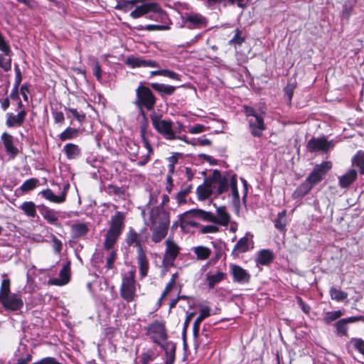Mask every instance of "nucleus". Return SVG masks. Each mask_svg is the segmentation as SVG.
Segmentation results:
<instances>
[{
    "label": "nucleus",
    "instance_id": "nucleus-14",
    "mask_svg": "<svg viewBox=\"0 0 364 364\" xmlns=\"http://www.w3.org/2000/svg\"><path fill=\"white\" fill-rule=\"evenodd\" d=\"M124 63L131 68H160L159 64L155 60L136 57L133 55H128L124 60Z\"/></svg>",
    "mask_w": 364,
    "mask_h": 364
},
{
    "label": "nucleus",
    "instance_id": "nucleus-19",
    "mask_svg": "<svg viewBox=\"0 0 364 364\" xmlns=\"http://www.w3.org/2000/svg\"><path fill=\"white\" fill-rule=\"evenodd\" d=\"M231 274L235 282L245 284L249 283L251 275L242 267L237 264L230 265Z\"/></svg>",
    "mask_w": 364,
    "mask_h": 364
},
{
    "label": "nucleus",
    "instance_id": "nucleus-27",
    "mask_svg": "<svg viewBox=\"0 0 364 364\" xmlns=\"http://www.w3.org/2000/svg\"><path fill=\"white\" fill-rule=\"evenodd\" d=\"M84 132V128L66 127L58 136L60 141H65L77 138Z\"/></svg>",
    "mask_w": 364,
    "mask_h": 364
},
{
    "label": "nucleus",
    "instance_id": "nucleus-8",
    "mask_svg": "<svg viewBox=\"0 0 364 364\" xmlns=\"http://www.w3.org/2000/svg\"><path fill=\"white\" fill-rule=\"evenodd\" d=\"M150 119L154 129L166 140L176 139L173 129V122L171 119H164L162 114L155 112L150 114Z\"/></svg>",
    "mask_w": 364,
    "mask_h": 364
},
{
    "label": "nucleus",
    "instance_id": "nucleus-12",
    "mask_svg": "<svg viewBox=\"0 0 364 364\" xmlns=\"http://www.w3.org/2000/svg\"><path fill=\"white\" fill-rule=\"evenodd\" d=\"M140 4V5L134 6V9L131 11L130 16L132 18H139L149 13L159 14L162 11L161 7L158 3L145 2L144 1Z\"/></svg>",
    "mask_w": 364,
    "mask_h": 364
},
{
    "label": "nucleus",
    "instance_id": "nucleus-5",
    "mask_svg": "<svg viewBox=\"0 0 364 364\" xmlns=\"http://www.w3.org/2000/svg\"><path fill=\"white\" fill-rule=\"evenodd\" d=\"M139 286L136 279V269L132 267L130 270L122 274V283L119 287L121 298L131 303L137 297L136 286Z\"/></svg>",
    "mask_w": 364,
    "mask_h": 364
},
{
    "label": "nucleus",
    "instance_id": "nucleus-24",
    "mask_svg": "<svg viewBox=\"0 0 364 364\" xmlns=\"http://www.w3.org/2000/svg\"><path fill=\"white\" fill-rule=\"evenodd\" d=\"M217 215H214L213 223L222 226H228L230 221V215L226 210V207L223 205L216 208Z\"/></svg>",
    "mask_w": 364,
    "mask_h": 364
},
{
    "label": "nucleus",
    "instance_id": "nucleus-48",
    "mask_svg": "<svg viewBox=\"0 0 364 364\" xmlns=\"http://www.w3.org/2000/svg\"><path fill=\"white\" fill-rule=\"evenodd\" d=\"M165 350L166 355V359L165 364H173L176 359V345L171 343V348L170 350L168 348V345L164 344V348H161Z\"/></svg>",
    "mask_w": 364,
    "mask_h": 364
},
{
    "label": "nucleus",
    "instance_id": "nucleus-42",
    "mask_svg": "<svg viewBox=\"0 0 364 364\" xmlns=\"http://www.w3.org/2000/svg\"><path fill=\"white\" fill-rule=\"evenodd\" d=\"M107 193L109 196L114 195L124 198L126 189L123 186L119 187L112 183L108 184L106 189Z\"/></svg>",
    "mask_w": 364,
    "mask_h": 364
},
{
    "label": "nucleus",
    "instance_id": "nucleus-9",
    "mask_svg": "<svg viewBox=\"0 0 364 364\" xmlns=\"http://www.w3.org/2000/svg\"><path fill=\"white\" fill-rule=\"evenodd\" d=\"M146 231L147 228H144L140 232H137L134 228L130 227L125 236V243L129 247H136V252L144 250L143 246L149 237V234Z\"/></svg>",
    "mask_w": 364,
    "mask_h": 364
},
{
    "label": "nucleus",
    "instance_id": "nucleus-61",
    "mask_svg": "<svg viewBox=\"0 0 364 364\" xmlns=\"http://www.w3.org/2000/svg\"><path fill=\"white\" fill-rule=\"evenodd\" d=\"M51 238L55 252L60 255L63 249L62 242L54 235H52Z\"/></svg>",
    "mask_w": 364,
    "mask_h": 364
},
{
    "label": "nucleus",
    "instance_id": "nucleus-13",
    "mask_svg": "<svg viewBox=\"0 0 364 364\" xmlns=\"http://www.w3.org/2000/svg\"><path fill=\"white\" fill-rule=\"evenodd\" d=\"M148 122L141 124L140 127V136L143 142L144 146L147 149V154L141 157V159L137 162L139 166H145L151 159V156L154 154V149L147 139V135H151V132H147Z\"/></svg>",
    "mask_w": 364,
    "mask_h": 364
},
{
    "label": "nucleus",
    "instance_id": "nucleus-36",
    "mask_svg": "<svg viewBox=\"0 0 364 364\" xmlns=\"http://www.w3.org/2000/svg\"><path fill=\"white\" fill-rule=\"evenodd\" d=\"M190 214L193 215L196 218L201 220L204 222L212 223L214 220V214L209 211H205L202 209L195 208L189 210Z\"/></svg>",
    "mask_w": 364,
    "mask_h": 364
},
{
    "label": "nucleus",
    "instance_id": "nucleus-62",
    "mask_svg": "<svg viewBox=\"0 0 364 364\" xmlns=\"http://www.w3.org/2000/svg\"><path fill=\"white\" fill-rule=\"evenodd\" d=\"M93 75L95 76L96 79L98 81L102 80V68L97 60H95L94 63L93 68H92Z\"/></svg>",
    "mask_w": 364,
    "mask_h": 364
},
{
    "label": "nucleus",
    "instance_id": "nucleus-57",
    "mask_svg": "<svg viewBox=\"0 0 364 364\" xmlns=\"http://www.w3.org/2000/svg\"><path fill=\"white\" fill-rule=\"evenodd\" d=\"M0 50L5 55H11L12 53L8 42L1 33H0Z\"/></svg>",
    "mask_w": 364,
    "mask_h": 364
},
{
    "label": "nucleus",
    "instance_id": "nucleus-10",
    "mask_svg": "<svg viewBox=\"0 0 364 364\" xmlns=\"http://www.w3.org/2000/svg\"><path fill=\"white\" fill-rule=\"evenodd\" d=\"M332 168V163L330 161H322L316 164L307 178L305 179L313 187L321 182L328 172Z\"/></svg>",
    "mask_w": 364,
    "mask_h": 364
},
{
    "label": "nucleus",
    "instance_id": "nucleus-20",
    "mask_svg": "<svg viewBox=\"0 0 364 364\" xmlns=\"http://www.w3.org/2000/svg\"><path fill=\"white\" fill-rule=\"evenodd\" d=\"M149 85L154 91L159 94L161 99L173 95L177 88L173 85L159 82H151Z\"/></svg>",
    "mask_w": 364,
    "mask_h": 364
},
{
    "label": "nucleus",
    "instance_id": "nucleus-3",
    "mask_svg": "<svg viewBox=\"0 0 364 364\" xmlns=\"http://www.w3.org/2000/svg\"><path fill=\"white\" fill-rule=\"evenodd\" d=\"M153 91L144 82H140L135 90L136 97L133 104L139 109L144 122H148L146 111H154L156 105L157 97Z\"/></svg>",
    "mask_w": 364,
    "mask_h": 364
},
{
    "label": "nucleus",
    "instance_id": "nucleus-30",
    "mask_svg": "<svg viewBox=\"0 0 364 364\" xmlns=\"http://www.w3.org/2000/svg\"><path fill=\"white\" fill-rule=\"evenodd\" d=\"M274 259V255L272 250L263 249L259 252L256 262L257 264L268 266L273 262Z\"/></svg>",
    "mask_w": 364,
    "mask_h": 364
},
{
    "label": "nucleus",
    "instance_id": "nucleus-35",
    "mask_svg": "<svg viewBox=\"0 0 364 364\" xmlns=\"http://www.w3.org/2000/svg\"><path fill=\"white\" fill-rule=\"evenodd\" d=\"M313 188L314 187L305 180L293 192L292 198L294 199L303 198L310 193Z\"/></svg>",
    "mask_w": 364,
    "mask_h": 364
},
{
    "label": "nucleus",
    "instance_id": "nucleus-47",
    "mask_svg": "<svg viewBox=\"0 0 364 364\" xmlns=\"http://www.w3.org/2000/svg\"><path fill=\"white\" fill-rule=\"evenodd\" d=\"M343 315V313L341 310L333 311H328L325 314L324 317L323 318V321L329 325L333 321L337 320L341 318Z\"/></svg>",
    "mask_w": 364,
    "mask_h": 364
},
{
    "label": "nucleus",
    "instance_id": "nucleus-44",
    "mask_svg": "<svg viewBox=\"0 0 364 364\" xmlns=\"http://www.w3.org/2000/svg\"><path fill=\"white\" fill-rule=\"evenodd\" d=\"M249 250V239L247 236L241 237L234 246L232 254L235 252L240 253L246 252Z\"/></svg>",
    "mask_w": 364,
    "mask_h": 364
},
{
    "label": "nucleus",
    "instance_id": "nucleus-50",
    "mask_svg": "<svg viewBox=\"0 0 364 364\" xmlns=\"http://www.w3.org/2000/svg\"><path fill=\"white\" fill-rule=\"evenodd\" d=\"M329 294L331 298L333 300H336L337 301H341L346 299L348 297V294L346 291H343L340 289H337L336 288L332 287L329 290Z\"/></svg>",
    "mask_w": 364,
    "mask_h": 364
},
{
    "label": "nucleus",
    "instance_id": "nucleus-21",
    "mask_svg": "<svg viewBox=\"0 0 364 364\" xmlns=\"http://www.w3.org/2000/svg\"><path fill=\"white\" fill-rule=\"evenodd\" d=\"M27 112L25 109L20 110L17 114L12 112L6 114V124L8 127H19L25 122Z\"/></svg>",
    "mask_w": 364,
    "mask_h": 364
},
{
    "label": "nucleus",
    "instance_id": "nucleus-64",
    "mask_svg": "<svg viewBox=\"0 0 364 364\" xmlns=\"http://www.w3.org/2000/svg\"><path fill=\"white\" fill-rule=\"evenodd\" d=\"M32 364H62L53 357H46Z\"/></svg>",
    "mask_w": 364,
    "mask_h": 364
},
{
    "label": "nucleus",
    "instance_id": "nucleus-1",
    "mask_svg": "<svg viewBox=\"0 0 364 364\" xmlns=\"http://www.w3.org/2000/svg\"><path fill=\"white\" fill-rule=\"evenodd\" d=\"M149 219L151 223V240L159 243L164 239L170 226V214L161 207H154L150 212Z\"/></svg>",
    "mask_w": 364,
    "mask_h": 364
},
{
    "label": "nucleus",
    "instance_id": "nucleus-11",
    "mask_svg": "<svg viewBox=\"0 0 364 364\" xmlns=\"http://www.w3.org/2000/svg\"><path fill=\"white\" fill-rule=\"evenodd\" d=\"M164 243L166 245V250L162 264L165 268L174 267V262L180 253L181 247L176 244L172 237L166 239Z\"/></svg>",
    "mask_w": 364,
    "mask_h": 364
},
{
    "label": "nucleus",
    "instance_id": "nucleus-43",
    "mask_svg": "<svg viewBox=\"0 0 364 364\" xmlns=\"http://www.w3.org/2000/svg\"><path fill=\"white\" fill-rule=\"evenodd\" d=\"M65 112H67V116L69 117V114L70 113L73 118L77 120L80 124H82L86 119V114L83 111H78L75 108L72 107H64Z\"/></svg>",
    "mask_w": 364,
    "mask_h": 364
},
{
    "label": "nucleus",
    "instance_id": "nucleus-58",
    "mask_svg": "<svg viewBox=\"0 0 364 364\" xmlns=\"http://www.w3.org/2000/svg\"><path fill=\"white\" fill-rule=\"evenodd\" d=\"M135 28L137 31L146 30V31H161V30H164V29L166 28V26H163V25L149 24V25H147L146 26H144L142 25H139V26H136Z\"/></svg>",
    "mask_w": 364,
    "mask_h": 364
},
{
    "label": "nucleus",
    "instance_id": "nucleus-53",
    "mask_svg": "<svg viewBox=\"0 0 364 364\" xmlns=\"http://www.w3.org/2000/svg\"><path fill=\"white\" fill-rule=\"evenodd\" d=\"M70 262L64 264L62 269L60 271L59 276L60 279L63 282H65V284H68L70 279Z\"/></svg>",
    "mask_w": 364,
    "mask_h": 364
},
{
    "label": "nucleus",
    "instance_id": "nucleus-26",
    "mask_svg": "<svg viewBox=\"0 0 364 364\" xmlns=\"http://www.w3.org/2000/svg\"><path fill=\"white\" fill-rule=\"evenodd\" d=\"M63 151L68 160H76L82 155L81 148L74 143L66 144L63 146Z\"/></svg>",
    "mask_w": 364,
    "mask_h": 364
},
{
    "label": "nucleus",
    "instance_id": "nucleus-49",
    "mask_svg": "<svg viewBox=\"0 0 364 364\" xmlns=\"http://www.w3.org/2000/svg\"><path fill=\"white\" fill-rule=\"evenodd\" d=\"M213 189H209L204 185H200L196 188V193L198 198L200 200L208 199L213 194Z\"/></svg>",
    "mask_w": 364,
    "mask_h": 364
},
{
    "label": "nucleus",
    "instance_id": "nucleus-39",
    "mask_svg": "<svg viewBox=\"0 0 364 364\" xmlns=\"http://www.w3.org/2000/svg\"><path fill=\"white\" fill-rule=\"evenodd\" d=\"M193 250L198 260H205L208 259L212 252L210 248L202 245L193 247Z\"/></svg>",
    "mask_w": 364,
    "mask_h": 364
},
{
    "label": "nucleus",
    "instance_id": "nucleus-17",
    "mask_svg": "<svg viewBox=\"0 0 364 364\" xmlns=\"http://www.w3.org/2000/svg\"><path fill=\"white\" fill-rule=\"evenodd\" d=\"M70 187V185L68 183L65 184L63 187V190L60 195L57 196L55 195L53 191L50 188H46L45 190L41 191L39 193V195L42 196L44 199L53 203H63L66 200V196L68 190Z\"/></svg>",
    "mask_w": 364,
    "mask_h": 364
},
{
    "label": "nucleus",
    "instance_id": "nucleus-16",
    "mask_svg": "<svg viewBox=\"0 0 364 364\" xmlns=\"http://www.w3.org/2000/svg\"><path fill=\"white\" fill-rule=\"evenodd\" d=\"M359 321H364L363 316H350L344 318H341L336 321L333 326L336 329L335 333L338 336H348V324L355 323Z\"/></svg>",
    "mask_w": 364,
    "mask_h": 364
},
{
    "label": "nucleus",
    "instance_id": "nucleus-59",
    "mask_svg": "<svg viewBox=\"0 0 364 364\" xmlns=\"http://www.w3.org/2000/svg\"><path fill=\"white\" fill-rule=\"evenodd\" d=\"M117 250H112L109 253V257L107 258L105 267L107 269H112L114 267V264L115 260L117 259Z\"/></svg>",
    "mask_w": 364,
    "mask_h": 364
},
{
    "label": "nucleus",
    "instance_id": "nucleus-29",
    "mask_svg": "<svg viewBox=\"0 0 364 364\" xmlns=\"http://www.w3.org/2000/svg\"><path fill=\"white\" fill-rule=\"evenodd\" d=\"M230 177L231 176L228 172H225L222 174L220 171L219 178L216 179V183L218 184L216 190L217 195H221L228 191L230 187Z\"/></svg>",
    "mask_w": 364,
    "mask_h": 364
},
{
    "label": "nucleus",
    "instance_id": "nucleus-32",
    "mask_svg": "<svg viewBox=\"0 0 364 364\" xmlns=\"http://www.w3.org/2000/svg\"><path fill=\"white\" fill-rule=\"evenodd\" d=\"M196 218L193 215L190 214L189 210L186 211L184 213L180 215V226L182 230L188 227L192 228H198L200 226V224L193 219Z\"/></svg>",
    "mask_w": 364,
    "mask_h": 364
},
{
    "label": "nucleus",
    "instance_id": "nucleus-28",
    "mask_svg": "<svg viewBox=\"0 0 364 364\" xmlns=\"http://www.w3.org/2000/svg\"><path fill=\"white\" fill-rule=\"evenodd\" d=\"M137 253V264L139 265V274L141 278L147 276L149 269V259L146 257V251L142 250Z\"/></svg>",
    "mask_w": 364,
    "mask_h": 364
},
{
    "label": "nucleus",
    "instance_id": "nucleus-40",
    "mask_svg": "<svg viewBox=\"0 0 364 364\" xmlns=\"http://www.w3.org/2000/svg\"><path fill=\"white\" fill-rule=\"evenodd\" d=\"M355 4V0H346L343 5L341 11V18L348 20L350 16L353 14L354 7Z\"/></svg>",
    "mask_w": 364,
    "mask_h": 364
},
{
    "label": "nucleus",
    "instance_id": "nucleus-34",
    "mask_svg": "<svg viewBox=\"0 0 364 364\" xmlns=\"http://www.w3.org/2000/svg\"><path fill=\"white\" fill-rule=\"evenodd\" d=\"M154 76H163L176 81L181 80V75L168 69H159L151 71L149 73V77L151 78Z\"/></svg>",
    "mask_w": 364,
    "mask_h": 364
},
{
    "label": "nucleus",
    "instance_id": "nucleus-2",
    "mask_svg": "<svg viewBox=\"0 0 364 364\" xmlns=\"http://www.w3.org/2000/svg\"><path fill=\"white\" fill-rule=\"evenodd\" d=\"M3 279L0 286V304L8 312H16L21 311L24 301L19 293H11V281L6 274H2Z\"/></svg>",
    "mask_w": 364,
    "mask_h": 364
},
{
    "label": "nucleus",
    "instance_id": "nucleus-63",
    "mask_svg": "<svg viewBox=\"0 0 364 364\" xmlns=\"http://www.w3.org/2000/svg\"><path fill=\"white\" fill-rule=\"evenodd\" d=\"M296 301L299 305V306L301 308L302 311L305 313L306 314H309L311 311V306L307 304L306 302H304L301 297L296 296Z\"/></svg>",
    "mask_w": 364,
    "mask_h": 364
},
{
    "label": "nucleus",
    "instance_id": "nucleus-45",
    "mask_svg": "<svg viewBox=\"0 0 364 364\" xmlns=\"http://www.w3.org/2000/svg\"><path fill=\"white\" fill-rule=\"evenodd\" d=\"M39 183V180L36 178H31L25 181L23 184L20 186V190L23 193H28L34 190Z\"/></svg>",
    "mask_w": 364,
    "mask_h": 364
},
{
    "label": "nucleus",
    "instance_id": "nucleus-31",
    "mask_svg": "<svg viewBox=\"0 0 364 364\" xmlns=\"http://www.w3.org/2000/svg\"><path fill=\"white\" fill-rule=\"evenodd\" d=\"M18 208L29 218L33 219L38 217V205L33 201H23Z\"/></svg>",
    "mask_w": 364,
    "mask_h": 364
},
{
    "label": "nucleus",
    "instance_id": "nucleus-18",
    "mask_svg": "<svg viewBox=\"0 0 364 364\" xmlns=\"http://www.w3.org/2000/svg\"><path fill=\"white\" fill-rule=\"evenodd\" d=\"M183 23L188 29H200L206 27L207 19L200 14L186 15L183 18Z\"/></svg>",
    "mask_w": 364,
    "mask_h": 364
},
{
    "label": "nucleus",
    "instance_id": "nucleus-60",
    "mask_svg": "<svg viewBox=\"0 0 364 364\" xmlns=\"http://www.w3.org/2000/svg\"><path fill=\"white\" fill-rule=\"evenodd\" d=\"M350 343H353L355 350L364 355V341L363 339L353 338L350 340Z\"/></svg>",
    "mask_w": 364,
    "mask_h": 364
},
{
    "label": "nucleus",
    "instance_id": "nucleus-54",
    "mask_svg": "<svg viewBox=\"0 0 364 364\" xmlns=\"http://www.w3.org/2000/svg\"><path fill=\"white\" fill-rule=\"evenodd\" d=\"M210 316V309L208 306H203L200 309V314L198 316L195 320L194 323L195 324L200 325L201 324L202 321L205 320L206 318L209 317Z\"/></svg>",
    "mask_w": 364,
    "mask_h": 364
},
{
    "label": "nucleus",
    "instance_id": "nucleus-46",
    "mask_svg": "<svg viewBox=\"0 0 364 364\" xmlns=\"http://www.w3.org/2000/svg\"><path fill=\"white\" fill-rule=\"evenodd\" d=\"M286 215L287 210H283L282 212H279L277 215V218L274 220V227L281 231H284L286 230Z\"/></svg>",
    "mask_w": 364,
    "mask_h": 364
},
{
    "label": "nucleus",
    "instance_id": "nucleus-56",
    "mask_svg": "<svg viewBox=\"0 0 364 364\" xmlns=\"http://www.w3.org/2000/svg\"><path fill=\"white\" fill-rule=\"evenodd\" d=\"M242 31L240 28L235 29V35H234L233 38L229 41V43L230 45H232V44L238 45V46L242 45L245 41V37L242 36Z\"/></svg>",
    "mask_w": 364,
    "mask_h": 364
},
{
    "label": "nucleus",
    "instance_id": "nucleus-4",
    "mask_svg": "<svg viewBox=\"0 0 364 364\" xmlns=\"http://www.w3.org/2000/svg\"><path fill=\"white\" fill-rule=\"evenodd\" d=\"M126 213L117 211L111 216L109 227L107 230L103 243L104 249L107 251L113 249L125 228Z\"/></svg>",
    "mask_w": 364,
    "mask_h": 364
},
{
    "label": "nucleus",
    "instance_id": "nucleus-7",
    "mask_svg": "<svg viewBox=\"0 0 364 364\" xmlns=\"http://www.w3.org/2000/svg\"><path fill=\"white\" fill-rule=\"evenodd\" d=\"M145 334L152 342L164 348V342L168 339L166 323L164 321L154 320L144 327Z\"/></svg>",
    "mask_w": 364,
    "mask_h": 364
},
{
    "label": "nucleus",
    "instance_id": "nucleus-33",
    "mask_svg": "<svg viewBox=\"0 0 364 364\" xmlns=\"http://www.w3.org/2000/svg\"><path fill=\"white\" fill-rule=\"evenodd\" d=\"M72 236L74 239H77L85 236L89 232V228L85 223H76L70 228Z\"/></svg>",
    "mask_w": 364,
    "mask_h": 364
},
{
    "label": "nucleus",
    "instance_id": "nucleus-15",
    "mask_svg": "<svg viewBox=\"0 0 364 364\" xmlns=\"http://www.w3.org/2000/svg\"><path fill=\"white\" fill-rule=\"evenodd\" d=\"M331 145V141H328L325 136L312 137L306 144L307 150L311 152H327Z\"/></svg>",
    "mask_w": 364,
    "mask_h": 364
},
{
    "label": "nucleus",
    "instance_id": "nucleus-25",
    "mask_svg": "<svg viewBox=\"0 0 364 364\" xmlns=\"http://www.w3.org/2000/svg\"><path fill=\"white\" fill-rule=\"evenodd\" d=\"M357 171L351 168L338 177V185L341 188H348L357 180Z\"/></svg>",
    "mask_w": 364,
    "mask_h": 364
},
{
    "label": "nucleus",
    "instance_id": "nucleus-52",
    "mask_svg": "<svg viewBox=\"0 0 364 364\" xmlns=\"http://www.w3.org/2000/svg\"><path fill=\"white\" fill-rule=\"evenodd\" d=\"M219 176L220 171L217 169L214 170L211 176L205 178L203 185L209 189H213V186L216 183V179L219 178Z\"/></svg>",
    "mask_w": 364,
    "mask_h": 364
},
{
    "label": "nucleus",
    "instance_id": "nucleus-38",
    "mask_svg": "<svg viewBox=\"0 0 364 364\" xmlns=\"http://www.w3.org/2000/svg\"><path fill=\"white\" fill-rule=\"evenodd\" d=\"M225 273L222 272H218L214 274H208L206 280L208 282V287L209 289H213L215 286L222 282L225 278Z\"/></svg>",
    "mask_w": 364,
    "mask_h": 364
},
{
    "label": "nucleus",
    "instance_id": "nucleus-23",
    "mask_svg": "<svg viewBox=\"0 0 364 364\" xmlns=\"http://www.w3.org/2000/svg\"><path fill=\"white\" fill-rule=\"evenodd\" d=\"M1 140L6 152L11 159H14L18 154V149L14 145V137L11 134L4 132L1 135Z\"/></svg>",
    "mask_w": 364,
    "mask_h": 364
},
{
    "label": "nucleus",
    "instance_id": "nucleus-55",
    "mask_svg": "<svg viewBox=\"0 0 364 364\" xmlns=\"http://www.w3.org/2000/svg\"><path fill=\"white\" fill-rule=\"evenodd\" d=\"M154 358V351L152 350H147L140 355V363L141 364H149Z\"/></svg>",
    "mask_w": 364,
    "mask_h": 364
},
{
    "label": "nucleus",
    "instance_id": "nucleus-41",
    "mask_svg": "<svg viewBox=\"0 0 364 364\" xmlns=\"http://www.w3.org/2000/svg\"><path fill=\"white\" fill-rule=\"evenodd\" d=\"M61 107L62 105L59 104V107L55 106V107H52L50 109L54 123L59 125L65 123V115L63 111H61Z\"/></svg>",
    "mask_w": 364,
    "mask_h": 364
},
{
    "label": "nucleus",
    "instance_id": "nucleus-37",
    "mask_svg": "<svg viewBox=\"0 0 364 364\" xmlns=\"http://www.w3.org/2000/svg\"><path fill=\"white\" fill-rule=\"evenodd\" d=\"M352 166L358 168L359 173L364 175V151L359 150L352 158Z\"/></svg>",
    "mask_w": 364,
    "mask_h": 364
},
{
    "label": "nucleus",
    "instance_id": "nucleus-6",
    "mask_svg": "<svg viewBox=\"0 0 364 364\" xmlns=\"http://www.w3.org/2000/svg\"><path fill=\"white\" fill-rule=\"evenodd\" d=\"M243 108L252 136L261 137L267 129L264 124L265 112L259 114L253 107L248 105H244Z\"/></svg>",
    "mask_w": 364,
    "mask_h": 364
},
{
    "label": "nucleus",
    "instance_id": "nucleus-22",
    "mask_svg": "<svg viewBox=\"0 0 364 364\" xmlns=\"http://www.w3.org/2000/svg\"><path fill=\"white\" fill-rule=\"evenodd\" d=\"M38 210L43 219L50 225H56L58 221V211L41 204L38 205Z\"/></svg>",
    "mask_w": 364,
    "mask_h": 364
},
{
    "label": "nucleus",
    "instance_id": "nucleus-51",
    "mask_svg": "<svg viewBox=\"0 0 364 364\" xmlns=\"http://www.w3.org/2000/svg\"><path fill=\"white\" fill-rule=\"evenodd\" d=\"M234 201L240 202V195L237 189V176L234 173L231 175L230 183Z\"/></svg>",
    "mask_w": 364,
    "mask_h": 364
}]
</instances>
